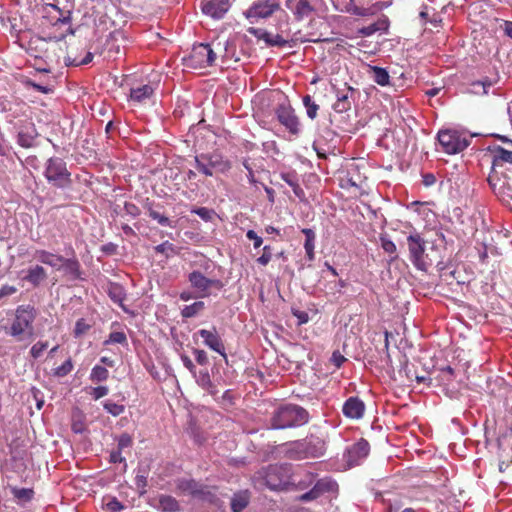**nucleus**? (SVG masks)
Listing matches in <instances>:
<instances>
[{"label":"nucleus","mask_w":512,"mask_h":512,"mask_svg":"<svg viewBox=\"0 0 512 512\" xmlns=\"http://www.w3.org/2000/svg\"><path fill=\"white\" fill-rule=\"evenodd\" d=\"M45 12L43 18L49 22L52 31L47 32L45 37H33L29 42V51L35 58L43 59L50 66L59 63L63 52L60 42L73 31L70 11L64 13L56 5L48 4Z\"/></svg>","instance_id":"1"},{"label":"nucleus","mask_w":512,"mask_h":512,"mask_svg":"<svg viewBox=\"0 0 512 512\" xmlns=\"http://www.w3.org/2000/svg\"><path fill=\"white\" fill-rule=\"evenodd\" d=\"M33 256L39 263L47 265L57 271L62 270L64 275L70 280L82 279L81 264L75 256L66 258L45 249H36Z\"/></svg>","instance_id":"2"},{"label":"nucleus","mask_w":512,"mask_h":512,"mask_svg":"<svg viewBox=\"0 0 512 512\" xmlns=\"http://www.w3.org/2000/svg\"><path fill=\"white\" fill-rule=\"evenodd\" d=\"M37 309L33 305H19L15 309L9 334L18 340L34 335V321L37 318Z\"/></svg>","instance_id":"3"},{"label":"nucleus","mask_w":512,"mask_h":512,"mask_svg":"<svg viewBox=\"0 0 512 512\" xmlns=\"http://www.w3.org/2000/svg\"><path fill=\"white\" fill-rule=\"evenodd\" d=\"M308 421V412L294 404H285L277 408L271 417L274 429H286L301 426Z\"/></svg>","instance_id":"4"},{"label":"nucleus","mask_w":512,"mask_h":512,"mask_svg":"<svg viewBox=\"0 0 512 512\" xmlns=\"http://www.w3.org/2000/svg\"><path fill=\"white\" fill-rule=\"evenodd\" d=\"M291 464H274L269 465L260 474L265 485L271 490H288L292 482Z\"/></svg>","instance_id":"5"},{"label":"nucleus","mask_w":512,"mask_h":512,"mask_svg":"<svg viewBox=\"0 0 512 512\" xmlns=\"http://www.w3.org/2000/svg\"><path fill=\"white\" fill-rule=\"evenodd\" d=\"M194 161L196 169L207 177L213 176L214 173H226L232 167L230 160L218 152L202 153L195 156Z\"/></svg>","instance_id":"6"},{"label":"nucleus","mask_w":512,"mask_h":512,"mask_svg":"<svg viewBox=\"0 0 512 512\" xmlns=\"http://www.w3.org/2000/svg\"><path fill=\"white\" fill-rule=\"evenodd\" d=\"M285 5L297 22L312 19L326 10L324 0H286Z\"/></svg>","instance_id":"7"},{"label":"nucleus","mask_w":512,"mask_h":512,"mask_svg":"<svg viewBox=\"0 0 512 512\" xmlns=\"http://www.w3.org/2000/svg\"><path fill=\"white\" fill-rule=\"evenodd\" d=\"M44 176L50 184L57 188L69 187L72 182L66 162L59 157H51L47 160Z\"/></svg>","instance_id":"8"},{"label":"nucleus","mask_w":512,"mask_h":512,"mask_svg":"<svg viewBox=\"0 0 512 512\" xmlns=\"http://www.w3.org/2000/svg\"><path fill=\"white\" fill-rule=\"evenodd\" d=\"M487 180L500 200L512 209V168L501 175L490 172Z\"/></svg>","instance_id":"9"},{"label":"nucleus","mask_w":512,"mask_h":512,"mask_svg":"<svg viewBox=\"0 0 512 512\" xmlns=\"http://www.w3.org/2000/svg\"><path fill=\"white\" fill-rule=\"evenodd\" d=\"M409 259L412 264L421 271H426L431 265L428 255L425 253V241L419 233L410 234L407 237Z\"/></svg>","instance_id":"10"},{"label":"nucleus","mask_w":512,"mask_h":512,"mask_svg":"<svg viewBox=\"0 0 512 512\" xmlns=\"http://www.w3.org/2000/svg\"><path fill=\"white\" fill-rule=\"evenodd\" d=\"M217 56L209 44L194 45L190 55L185 59V65L192 69H202L212 66Z\"/></svg>","instance_id":"11"},{"label":"nucleus","mask_w":512,"mask_h":512,"mask_svg":"<svg viewBox=\"0 0 512 512\" xmlns=\"http://www.w3.org/2000/svg\"><path fill=\"white\" fill-rule=\"evenodd\" d=\"M280 9L281 5L278 0H256L244 12V16L253 22L270 18Z\"/></svg>","instance_id":"12"},{"label":"nucleus","mask_w":512,"mask_h":512,"mask_svg":"<svg viewBox=\"0 0 512 512\" xmlns=\"http://www.w3.org/2000/svg\"><path fill=\"white\" fill-rule=\"evenodd\" d=\"M438 141L447 154L462 152L469 145V141L456 130L439 131Z\"/></svg>","instance_id":"13"},{"label":"nucleus","mask_w":512,"mask_h":512,"mask_svg":"<svg viewBox=\"0 0 512 512\" xmlns=\"http://www.w3.org/2000/svg\"><path fill=\"white\" fill-rule=\"evenodd\" d=\"M338 484L330 477H324L316 481L314 486L299 497L300 501L308 502L315 500L325 493L336 492Z\"/></svg>","instance_id":"14"},{"label":"nucleus","mask_w":512,"mask_h":512,"mask_svg":"<svg viewBox=\"0 0 512 512\" xmlns=\"http://www.w3.org/2000/svg\"><path fill=\"white\" fill-rule=\"evenodd\" d=\"M369 451L370 445L363 438L350 446L344 454L348 467L351 468L359 465L368 456Z\"/></svg>","instance_id":"15"},{"label":"nucleus","mask_w":512,"mask_h":512,"mask_svg":"<svg viewBox=\"0 0 512 512\" xmlns=\"http://www.w3.org/2000/svg\"><path fill=\"white\" fill-rule=\"evenodd\" d=\"M276 116L278 121L286 127L293 135H297L300 131V124L294 109L290 105L281 104L276 108Z\"/></svg>","instance_id":"16"},{"label":"nucleus","mask_w":512,"mask_h":512,"mask_svg":"<svg viewBox=\"0 0 512 512\" xmlns=\"http://www.w3.org/2000/svg\"><path fill=\"white\" fill-rule=\"evenodd\" d=\"M231 7L230 0H202V12L214 19H221Z\"/></svg>","instance_id":"17"},{"label":"nucleus","mask_w":512,"mask_h":512,"mask_svg":"<svg viewBox=\"0 0 512 512\" xmlns=\"http://www.w3.org/2000/svg\"><path fill=\"white\" fill-rule=\"evenodd\" d=\"M188 279L191 286L195 288L202 297L209 295V289L211 287H220L221 284L219 280L209 279L199 271L191 272L188 276Z\"/></svg>","instance_id":"18"},{"label":"nucleus","mask_w":512,"mask_h":512,"mask_svg":"<svg viewBox=\"0 0 512 512\" xmlns=\"http://www.w3.org/2000/svg\"><path fill=\"white\" fill-rule=\"evenodd\" d=\"M512 168V151L497 147L494 151L491 172L501 175Z\"/></svg>","instance_id":"19"},{"label":"nucleus","mask_w":512,"mask_h":512,"mask_svg":"<svg viewBox=\"0 0 512 512\" xmlns=\"http://www.w3.org/2000/svg\"><path fill=\"white\" fill-rule=\"evenodd\" d=\"M198 334L207 347L226 358L225 346L215 327L212 330L201 329L198 331Z\"/></svg>","instance_id":"20"},{"label":"nucleus","mask_w":512,"mask_h":512,"mask_svg":"<svg viewBox=\"0 0 512 512\" xmlns=\"http://www.w3.org/2000/svg\"><path fill=\"white\" fill-rule=\"evenodd\" d=\"M303 441L307 458H319L325 454L326 441L324 439L311 435Z\"/></svg>","instance_id":"21"},{"label":"nucleus","mask_w":512,"mask_h":512,"mask_svg":"<svg viewBox=\"0 0 512 512\" xmlns=\"http://www.w3.org/2000/svg\"><path fill=\"white\" fill-rule=\"evenodd\" d=\"M364 402L358 397H349L342 408L343 414L350 419H360L364 415Z\"/></svg>","instance_id":"22"},{"label":"nucleus","mask_w":512,"mask_h":512,"mask_svg":"<svg viewBox=\"0 0 512 512\" xmlns=\"http://www.w3.org/2000/svg\"><path fill=\"white\" fill-rule=\"evenodd\" d=\"M47 278V270L42 265L35 264L26 270L23 280L33 287H39Z\"/></svg>","instance_id":"23"},{"label":"nucleus","mask_w":512,"mask_h":512,"mask_svg":"<svg viewBox=\"0 0 512 512\" xmlns=\"http://www.w3.org/2000/svg\"><path fill=\"white\" fill-rule=\"evenodd\" d=\"M499 78L498 76L495 77H484L480 80H476L470 83L469 93L477 95V96H484L489 93V89L493 87L495 84H497Z\"/></svg>","instance_id":"24"},{"label":"nucleus","mask_w":512,"mask_h":512,"mask_svg":"<svg viewBox=\"0 0 512 512\" xmlns=\"http://www.w3.org/2000/svg\"><path fill=\"white\" fill-rule=\"evenodd\" d=\"M284 455L290 460L307 459L303 440L290 442L285 445Z\"/></svg>","instance_id":"25"},{"label":"nucleus","mask_w":512,"mask_h":512,"mask_svg":"<svg viewBox=\"0 0 512 512\" xmlns=\"http://www.w3.org/2000/svg\"><path fill=\"white\" fill-rule=\"evenodd\" d=\"M316 475L310 471H304L302 474L292 471V489L304 490L311 486L315 481Z\"/></svg>","instance_id":"26"},{"label":"nucleus","mask_w":512,"mask_h":512,"mask_svg":"<svg viewBox=\"0 0 512 512\" xmlns=\"http://www.w3.org/2000/svg\"><path fill=\"white\" fill-rule=\"evenodd\" d=\"M154 94V88L150 84L133 87L130 90V99L136 103H145Z\"/></svg>","instance_id":"27"},{"label":"nucleus","mask_w":512,"mask_h":512,"mask_svg":"<svg viewBox=\"0 0 512 512\" xmlns=\"http://www.w3.org/2000/svg\"><path fill=\"white\" fill-rule=\"evenodd\" d=\"M178 489L184 494L197 497H200L204 494V487L193 479L179 481Z\"/></svg>","instance_id":"28"},{"label":"nucleus","mask_w":512,"mask_h":512,"mask_svg":"<svg viewBox=\"0 0 512 512\" xmlns=\"http://www.w3.org/2000/svg\"><path fill=\"white\" fill-rule=\"evenodd\" d=\"M368 74L378 85L383 87L390 85V75L385 68L368 65Z\"/></svg>","instance_id":"29"},{"label":"nucleus","mask_w":512,"mask_h":512,"mask_svg":"<svg viewBox=\"0 0 512 512\" xmlns=\"http://www.w3.org/2000/svg\"><path fill=\"white\" fill-rule=\"evenodd\" d=\"M108 296L115 303L118 304L121 308H124V301L126 300V292L122 285L118 283H110L108 285L107 290Z\"/></svg>","instance_id":"30"},{"label":"nucleus","mask_w":512,"mask_h":512,"mask_svg":"<svg viewBox=\"0 0 512 512\" xmlns=\"http://www.w3.org/2000/svg\"><path fill=\"white\" fill-rule=\"evenodd\" d=\"M155 507L162 512H178L180 510L179 502L170 495H160Z\"/></svg>","instance_id":"31"},{"label":"nucleus","mask_w":512,"mask_h":512,"mask_svg":"<svg viewBox=\"0 0 512 512\" xmlns=\"http://www.w3.org/2000/svg\"><path fill=\"white\" fill-rule=\"evenodd\" d=\"M366 177L360 174L353 175L351 170L347 172V176L344 179H341V187L348 188H356L358 190L362 189L365 184Z\"/></svg>","instance_id":"32"},{"label":"nucleus","mask_w":512,"mask_h":512,"mask_svg":"<svg viewBox=\"0 0 512 512\" xmlns=\"http://www.w3.org/2000/svg\"><path fill=\"white\" fill-rule=\"evenodd\" d=\"M280 177L283 181H285L293 190L294 194L301 198L304 196V191L299 185L297 173L292 172H282Z\"/></svg>","instance_id":"33"},{"label":"nucleus","mask_w":512,"mask_h":512,"mask_svg":"<svg viewBox=\"0 0 512 512\" xmlns=\"http://www.w3.org/2000/svg\"><path fill=\"white\" fill-rule=\"evenodd\" d=\"M348 92H354V89L350 86L347 87L346 93L337 92V100L333 105V109L337 113H343L351 108V102L349 100Z\"/></svg>","instance_id":"34"},{"label":"nucleus","mask_w":512,"mask_h":512,"mask_svg":"<svg viewBox=\"0 0 512 512\" xmlns=\"http://www.w3.org/2000/svg\"><path fill=\"white\" fill-rule=\"evenodd\" d=\"M389 26V21L387 18L379 19L375 23H372L368 26L362 27L359 29L358 33L361 36H371L377 31H386Z\"/></svg>","instance_id":"35"},{"label":"nucleus","mask_w":512,"mask_h":512,"mask_svg":"<svg viewBox=\"0 0 512 512\" xmlns=\"http://www.w3.org/2000/svg\"><path fill=\"white\" fill-rule=\"evenodd\" d=\"M335 9L341 12H347L353 15L357 16H369L372 15L374 12L371 10V8H362L358 7L353 3V0H349L348 3L344 7H339L337 4H334Z\"/></svg>","instance_id":"36"},{"label":"nucleus","mask_w":512,"mask_h":512,"mask_svg":"<svg viewBox=\"0 0 512 512\" xmlns=\"http://www.w3.org/2000/svg\"><path fill=\"white\" fill-rule=\"evenodd\" d=\"M249 504V494L247 491L234 494L231 499V509L233 512H241Z\"/></svg>","instance_id":"37"},{"label":"nucleus","mask_w":512,"mask_h":512,"mask_svg":"<svg viewBox=\"0 0 512 512\" xmlns=\"http://www.w3.org/2000/svg\"><path fill=\"white\" fill-rule=\"evenodd\" d=\"M205 308V304L203 301L194 302L191 305H186L181 310V315L183 318H191L202 312Z\"/></svg>","instance_id":"38"},{"label":"nucleus","mask_w":512,"mask_h":512,"mask_svg":"<svg viewBox=\"0 0 512 512\" xmlns=\"http://www.w3.org/2000/svg\"><path fill=\"white\" fill-rule=\"evenodd\" d=\"M109 377V371L100 365H96L92 368L90 373V379L93 382H102L107 380Z\"/></svg>","instance_id":"39"},{"label":"nucleus","mask_w":512,"mask_h":512,"mask_svg":"<svg viewBox=\"0 0 512 512\" xmlns=\"http://www.w3.org/2000/svg\"><path fill=\"white\" fill-rule=\"evenodd\" d=\"M303 104L306 107L307 116L312 120L315 119L317 117L319 105L312 100L310 95H305L303 97Z\"/></svg>","instance_id":"40"},{"label":"nucleus","mask_w":512,"mask_h":512,"mask_svg":"<svg viewBox=\"0 0 512 512\" xmlns=\"http://www.w3.org/2000/svg\"><path fill=\"white\" fill-rule=\"evenodd\" d=\"M109 344L127 345L126 334L122 331L111 332L108 336V339L104 341V345H109Z\"/></svg>","instance_id":"41"},{"label":"nucleus","mask_w":512,"mask_h":512,"mask_svg":"<svg viewBox=\"0 0 512 512\" xmlns=\"http://www.w3.org/2000/svg\"><path fill=\"white\" fill-rule=\"evenodd\" d=\"M12 494L19 501L28 502L33 498L34 491L29 488H13Z\"/></svg>","instance_id":"42"},{"label":"nucleus","mask_w":512,"mask_h":512,"mask_svg":"<svg viewBox=\"0 0 512 512\" xmlns=\"http://www.w3.org/2000/svg\"><path fill=\"white\" fill-rule=\"evenodd\" d=\"M264 42L270 47H285L288 41L284 39L280 34L273 35L268 32V37H265Z\"/></svg>","instance_id":"43"},{"label":"nucleus","mask_w":512,"mask_h":512,"mask_svg":"<svg viewBox=\"0 0 512 512\" xmlns=\"http://www.w3.org/2000/svg\"><path fill=\"white\" fill-rule=\"evenodd\" d=\"M380 242H381L382 249L386 253H388L390 255H393L391 257V260L396 259L397 258V254H396L397 248H396L395 243L393 241H391L390 239H388L386 236H383V235L380 236Z\"/></svg>","instance_id":"44"},{"label":"nucleus","mask_w":512,"mask_h":512,"mask_svg":"<svg viewBox=\"0 0 512 512\" xmlns=\"http://www.w3.org/2000/svg\"><path fill=\"white\" fill-rule=\"evenodd\" d=\"M17 142L21 147L30 148L34 144V136L29 132L20 131L18 133Z\"/></svg>","instance_id":"45"},{"label":"nucleus","mask_w":512,"mask_h":512,"mask_svg":"<svg viewBox=\"0 0 512 512\" xmlns=\"http://www.w3.org/2000/svg\"><path fill=\"white\" fill-rule=\"evenodd\" d=\"M91 328V325L86 322L84 318H80L76 321L75 328H74V336L76 338L81 337L82 335L86 334Z\"/></svg>","instance_id":"46"},{"label":"nucleus","mask_w":512,"mask_h":512,"mask_svg":"<svg viewBox=\"0 0 512 512\" xmlns=\"http://www.w3.org/2000/svg\"><path fill=\"white\" fill-rule=\"evenodd\" d=\"M104 409L113 416H119L125 411V406L111 401L103 404Z\"/></svg>","instance_id":"47"},{"label":"nucleus","mask_w":512,"mask_h":512,"mask_svg":"<svg viewBox=\"0 0 512 512\" xmlns=\"http://www.w3.org/2000/svg\"><path fill=\"white\" fill-rule=\"evenodd\" d=\"M272 250L273 249L270 245H265L263 247L262 255L256 259V262L261 266H267L272 260Z\"/></svg>","instance_id":"48"},{"label":"nucleus","mask_w":512,"mask_h":512,"mask_svg":"<svg viewBox=\"0 0 512 512\" xmlns=\"http://www.w3.org/2000/svg\"><path fill=\"white\" fill-rule=\"evenodd\" d=\"M147 478H148V476L146 473L139 472L135 476V485H136L140 495H143L144 493H146V488L148 486Z\"/></svg>","instance_id":"49"},{"label":"nucleus","mask_w":512,"mask_h":512,"mask_svg":"<svg viewBox=\"0 0 512 512\" xmlns=\"http://www.w3.org/2000/svg\"><path fill=\"white\" fill-rule=\"evenodd\" d=\"M48 348V342L38 341L30 349V355L33 359L41 357L43 352Z\"/></svg>","instance_id":"50"},{"label":"nucleus","mask_w":512,"mask_h":512,"mask_svg":"<svg viewBox=\"0 0 512 512\" xmlns=\"http://www.w3.org/2000/svg\"><path fill=\"white\" fill-rule=\"evenodd\" d=\"M73 369L72 360L69 358L61 366L54 370V375L57 377H64L68 375Z\"/></svg>","instance_id":"51"},{"label":"nucleus","mask_w":512,"mask_h":512,"mask_svg":"<svg viewBox=\"0 0 512 512\" xmlns=\"http://www.w3.org/2000/svg\"><path fill=\"white\" fill-rule=\"evenodd\" d=\"M148 214L153 220H156L160 225H162V226L170 225L169 218L160 214L158 211H155L152 208H149Z\"/></svg>","instance_id":"52"},{"label":"nucleus","mask_w":512,"mask_h":512,"mask_svg":"<svg viewBox=\"0 0 512 512\" xmlns=\"http://www.w3.org/2000/svg\"><path fill=\"white\" fill-rule=\"evenodd\" d=\"M154 250L157 253L165 254L166 257H169V253L168 252L175 253V247L169 241H165V242L155 246Z\"/></svg>","instance_id":"53"},{"label":"nucleus","mask_w":512,"mask_h":512,"mask_svg":"<svg viewBox=\"0 0 512 512\" xmlns=\"http://www.w3.org/2000/svg\"><path fill=\"white\" fill-rule=\"evenodd\" d=\"M18 291L16 286L5 284L0 287V302Z\"/></svg>","instance_id":"54"},{"label":"nucleus","mask_w":512,"mask_h":512,"mask_svg":"<svg viewBox=\"0 0 512 512\" xmlns=\"http://www.w3.org/2000/svg\"><path fill=\"white\" fill-rule=\"evenodd\" d=\"M132 443L133 441L131 436L129 434L124 433L119 437L117 450L121 452L123 449L131 447Z\"/></svg>","instance_id":"55"},{"label":"nucleus","mask_w":512,"mask_h":512,"mask_svg":"<svg viewBox=\"0 0 512 512\" xmlns=\"http://www.w3.org/2000/svg\"><path fill=\"white\" fill-rule=\"evenodd\" d=\"M106 506L110 512H120L124 509V505L115 497L111 498Z\"/></svg>","instance_id":"56"},{"label":"nucleus","mask_w":512,"mask_h":512,"mask_svg":"<svg viewBox=\"0 0 512 512\" xmlns=\"http://www.w3.org/2000/svg\"><path fill=\"white\" fill-rule=\"evenodd\" d=\"M247 32L254 36L255 38H257L258 40H265V37H268V31L266 30H263V29H260V28H255V27H249L247 29Z\"/></svg>","instance_id":"57"},{"label":"nucleus","mask_w":512,"mask_h":512,"mask_svg":"<svg viewBox=\"0 0 512 512\" xmlns=\"http://www.w3.org/2000/svg\"><path fill=\"white\" fill-rule=\"evenodd\" d=\"M246 237L249 240L253 241V247L255 249L261 247V245L263 243V239L260 236H258L257 233L254 230H248L247 233H246Z\"/></svg>","instance_id":"58"},{"label":"nucleus","mask_w":512,"mask_h":512,"mask_svg":"<svg viewBox=\"0 0 512 512\" xmlns=\"http://www.w3.org/2000/svg\"><path fill=\"white\" fill-rule=\"evenodd\" d=\"M108 392H109L108 387L98 386V387L93 388L91 395L93 396V398L95 400H98V399L106 396L108 394Z\"/></svg>","instance_id":"59"},{"label":"nucleus","mask_w":512,"mask_h":512,"mask_svg":"<svg viewBox=\"0 0 512 512\" xmlns=\"http://www.w3.org/2000/svg\"><path fill=\"white\" fill-rule=\"evenodd\" d=\"M124 209H125L127 214H129V215H131L133 217H137V216L140 215V209L134 203L126 202L125 205H124Z\"/></svg>","instance_id":"60"},{"label":"nucleus","mask_w":512,"mask_h":512,"mask_svg":"<svg viewBox=\"0 0 512 512\" xmlns=\"http://www.w3.org/2000/svg\"><path fill=\"white\" fill-rule=\"evenodd\" d=\"M194 355L198 364L205 365L208 362V357L204 350L195 349Z\"/></svg>","instance_id":"61"},{"label":"nucleus","mask_w":512,"mask_h":512,"mask_svg":"<svg viewBox=\"0 0 512 512\" xmlns=\"http://www.w3.org/2000/svg\"><path fill=\"white\" fill-rule=\"evenodd\" d=\"M27 84L33 87L36 91L41 92L43 94H49L52 92V88L48 86H43L33 81H28Z\"/></svg>","instance_id":"62"},{"label":"nucleus","mask_w":512,"mask_h":512,"mask_svg":"<svg viewBox=\"0 0 512 512\" xmlns=\"http://www.w3.org/2000/svg\"><path fill=\"white\" fill-rule=\"evenodd\" d=\"M293 315L298 319V324H305L309 321L308 313L300 310H293Z\"/></svg>","instance_id":"63"},{"label":"nucleus","mask_w":512,"mask_h":512,"mask_svg":"<svg viewBox=\"0 0 512 512\" xmlns=\"http://www.w3.org/2000/svg\"><path fill=\"white\" fill-rule=\"evenodd\" d=\"M110 462H112V463L125 462V458L122 456L120 451L114 450L110 453Z\"/></svg>","instance_id":"64"}]
</instances>
